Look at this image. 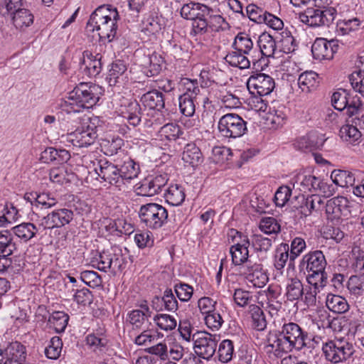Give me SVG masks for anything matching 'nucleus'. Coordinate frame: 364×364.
<instances>
[{
	"label": "nucleus",
	"mask_w": 364,
	"mask_h": 364,
	"mask_svg": "<svg viewBox=\"0 0 364 364\" xmlns=\"http://www.w3.org/2000/svg\"><path fill=\"white\" fill-rule=\"evenodd\" d=\"M279 108L280 107L276 108L275 107L270 108L267 117V121L270 122L274 128L282 126L287 117L283 109H280Z\"/></svg>",
	"instance_id": "obj_58"
},
{
	"label": "nucleus",
	"mask_w": 364,
	"mask_h": 364,
	"mask_svg": "<svg viewBox=\"0 0 364 364\" xmlns=\"http://www.w3.org/2000/svg\"><path fill=\"white\" fill-rule=\"evenodd\" d=\"M63 343L58 336L53 337L48 346L45 348V354L49 359H57L61 353Z\"/></svg>",
	"instance_id": "obj_54"
},
{
	"label": "nucleus",
	"mask_w": 364,
	"mask_h": 364,
	"mask_svg": "<svg viewBox=\"0 0 364 364\" xmlns=\"http://www.w3.org/2000/svg\"><path fill=\"white\" fill-rule=\"evenodd\" d=\"M63 141L70 142L74 146L82 148L93 144L97 138V127L89 124L78 127L74 132L62 136Z\"/></svg>",
	"instance_id": "obj_10"
},
{
	"label": "nucleus",
	"mask_w": 364,
	"mask_h": 364,
	"mask_svg": "<svg viewBox=\"0 0 364 364\" xmlns=\"http://www.w3.org/2000/svg\"><path fill=\"white\" fill-rule=\"evenodd\" d=\"M33 15L29 10L20 8L14 11L12 21L16 28H23L31 25L33 22Z\"/></svg>",
	"instance_id": "obj_35"
},
{
	"label": "nucleus",
	"mask_w": 364,
	"mask_h": 364,
	"mask_svg": "<svg viewBox=\"0 0 364 364\" xmlns=\"http://www.w3.org/2000/svg\"><path fill=\"white\" fill-rule=\"evenodd\" d=\"M141 107L137 102H130L128 106V116L125 117L129 124L133 127L138 125L141 121Z\"/></svg>",
	"instance_id": "obj_59"
},
{
	"label": "nucleus",
	"mask_w": 364,
	"mask_h": 364,
	"mask_svg": "<svg viewBox=\"0 0 364 364\" xmlns=\"http://www.w3.org/2000/svg\"><path fill=\"white\" fill-rule=\"evenodd\" d=\"M243 54L242 52L235 50L230 52L225 57V61L231 66L237 67L240 69L248 68L250 65V60Z\"/></svg>",
	"instance_id": "obj_39"
},
{
	"label": "nucleus",
	"mask_w": 364,
	"mask_h": 364,
	"mask_svg": "<svg viewBox=\"0 0 364 364\" xmlns=\"http://www.w3.org/2000/svg\"><path fill=\"white\" fill-rule=\"evenodd\" d=\"M164 28V21L161 16H151L144 23L142 31L147 35L156 36Z\"/></svg>",
	"instance_id": "obj_43"
},
{
	"label": "nucleus",
	"mask_w": 364,
	"mask_h": 364,
	"mask_svg": "<svg viewBox=\"0 0 364 364\" xmlns=\"http://www.w3.org/2000/svg\"><path fill=\"white\" fill-rule=\"evenodd\" d=\"M48 321L53 325L56 331L62 332L68 324V316L63 312L56 311L50 316Z\"/></svg>",
	"instance_id": "obj_61"
},
{
	"label": "nucleus",
	"mask_w": 364,
	"mask_h": 364,
	"mask_svg": "<svg viewBox=\"0 0 364 364\" xmlns=\"http://www.w3.org/2000/svg\"><path fill=\"white\" fill-rule=\"evenodd\" d=\"M184 92L182 95H188L192 98L199 99L200 96V87L197 80L185 79L183 81Z\"/></svg>",
	"instance_id": "obj_64"
},
{
	"label": "nucleus",
	"mask_w": 364,
	"mask_h": 364,
	"mask_svg": "<svg viewBox=\"0 0 364 364\" xmlns=\"http://www.w3.org/2000/svg\"><path fill=\"white\" fill-rule=\"evenodd\" d=\"M248 314L252 318V326L257 331H263L267 327V321L262 309L256 304H250Z\"/></svg>",
	"instance_id": "obj_33"
},
{
	"label": "nucleus",
	"mask_w": 364,
	"mask_h": 364,
	"mask_svg": "<svg viewBox=\"0 0 364 364\" xmlns=\"http://www.w3.org/2000/svg\"><path fill=\"white\" fill-rule=\"evenodd\" d=\"M119 172L122 185L124 180L129 181L137 177L139 173V166L130 158H127L119 167Z\"/></svg>",
	"instance_id": "obj_29"
},
{
	"label": "nucleus",
	"mask_w": 364,
	"mask_h": 364,
	"mask_svg": "<svg viewBox=\"0 0 364 364\" xmlns=\"http://www.w3.org/2000/svg\"><path fill=\"white\" fill-rule=\"evenodd\" d=\"M258 46L262 55L269 58L273 57L277 52V44L275 39L269 33H263L259 37Z\"/></svg>",
	"instance_id": "obj_27"
},
{
	"label": "nucleus",
	"mask_w": 364,
	"mask_h": 364,
	"mask_svg": "<svg viewBox=\"0 0 364 364\" xmlns=\"http://www.w3.org/2000/svg\"><path fill=\"white\" fill-rule=\"evenodd\" d=\"M353 123L354 124L343 125L339 132L341 138L350 144H353L360 139L362 134L358 127L360 129L364 128V115H362L361 118L353 119Z\"/></svg>",
	"instance_id": "obj_22"
},
{
	"label": "nucleus",
	"mask_w": 364,
	"mask_h": 364,
	"mask_svg": "<svg viewBox=\"0 0 364 364\" xmlns=\"http://www.w3.org/2000/svg\"><path fill=\"white\" fill-rule=\"evenodd\" d=\"M127 70L125 63L120 60H117L112 63L109 70L107 80L110 85H114L120 76H122Z\"/></svg>",
	"instance_id": "obj_49"
},
{
	"label": "nucleus",
	"mask_w": 364,
	"mask_h": 364,
	"mask_svg": "<svg viewBox=\"0 0 364 364\" xmlns=\"http://www.w3.org/2000/svg\"><path fill=\"white\" fill-rule=\"evenodd\" d=\"M350 95V91L345 89H338L334 92L331 96V104L333 107L338 111L346 109Z\"/></svg>",
	"instance_id": "obj_46"
},
{
	"label": "nucleus",
	"mask_w": 364,
	"mask_h": 364,
	"mask_svg": "<svg viewBox=\"0 0 364 364\" xmlns=\"http://www.w3.org/2000/svg\"><path fill=\"white\" fill-rule=\"evenodd\" d=\"M289 245L286 243H282L277 249L274 257V267L277 269H282L289 259Z\"/></svg>",
	"instance_id": "obj_52"
},
{
	"label": "nucleus",
	"mask_w": 364,
	"mask_h": 364,
	"mask_svg": "<svg viewBox=\"0 0 364 364\" xmlns=\"http://www.w3.org/2000/svg\"><path fill=\"white\" fill-rule=\"evenodd\" d=\"M152 303L153 307L156 311L162 310V306H164L165 310L173 312L178 308V301L171 289H166L162 297L156 296Z\"/></svg>",
	"instance_id": "obj_23"
},
{
	"label": "nucleus",
	"mask_w": 364,
	"mask_h": 364,
	"mask_svg": "<svg viewBox=\"0 0 364 364\" xmlns=\"http://www.w3.org/2000/svg\"><path fill=\"white\" fill-rule=\"evenodd\" d=\"M182 159L192 166H197L203 161L202 153L196 144H188L184 148Z\"/></svg>",
	"instance_id": "obj_32"
},
{
	"label": "nucleus",
	"mask_w": 364,
	"mask_h": 364,
	"mask_svg": "<svg viewBox=\"0 0 364 364\" xmlns=\"http://www.w3.org/2000/svg\"><path fill=\"white\" fill-rule=\"evenodd\" d=\"M181 127L174 123H168L161 127L159 134L168 141H175L182 134Z\"/></svg>",
	"instance_id": "obj_47"
},
{
	"label": "nucleus",
	"mask_w": 364,
	"mask_h": 364,
	"mask_svg": "<svg viewBox=\"0 0 364 364\" xmlns=\"http://www.w3.org/2000/svg\"><path fill=\"white\" fill-rule=\"evenodd\" d=\"M322 350L326 359L334 364L348 360L355 352L353 345L343 338L328 341L323 344Z\"/></svg>",
	"instance_id": "obj_6"
},
{
	"label": "nucleus",
	"mask_w": 364,
	"mask_h": 364,
	"mask_svg": "<svg viewBox=\"0 0 364 364\" xmlns=\"http://www.w3.org/2000/svg\"><path fill=\"white\" fill-rule=\"evenodd\" d=\"M348 101L346 109V114L349 117L356 115L363 112L364 105L360 97L350 94Z\"/></svg>",
	"instance_id": "obj_56"
},
{
	"label": "nucleus",
	"mask_w": 364,
	"mask_h": 364,
	"mask_svg": "<svg viewBox=\"0 0 364 364\" xmlns=\"http://www.w3.org/2000/svg\"><path fill=\"white\" fill-rule=\"evenodd\" d=\"M350 294L356 298L364 294V277L351 276L347 283Z\"/></svg>",
	"instance_id": "obj_50"
},
{
	"label": "nucleus",
	"mask_w": 364,
	"mask_h": 364,
	"mask_svg": "<svg viewBox=\"0 0 364 364\" xmlns=\"http://www.w3.org/2000/svg\"><path fill=\"white\" fill-rule=\"evenodd\" d=\"M210 12V8L208 6L191 1L182 6L181 16L193 21V32L195 34L205 33L208 31L207 18Z\"/></svg>",
	"instance_id": "obj_4"
},
{
	"label": "nucleus",
	"mask_w": 364,
	"mask_h": 364,
	"mask_svg": "<svg viewBox=\"0 0 364 364\" xmlns=\"http://www.w3.org/2000/svg\"><path fill=\"white\" fill-rule=\"evenodd\" d=\"M252 245L257 252H267L272 247V239L261 235H254L252 237Z\"/></svg>",
	"instance_id": "obj_60"
},
{
	"label": "nucleus",
	"mask_w": 364,
	"mask_h": 364,
	"mask_svg": "<svg viewBox=\"0 0 364 364\" xmlns=\"http://www.w3.org/2000/svg\"><path fill=\"white\" fill-rule=\"evenodd\" d=\"M338 46V40L327 41L325 38H316L312 45L311 52L316 60H330L337 52Z\"/></svg>",
	"instance_id": "obj_17"
},
{
	"label": "nucleus",
	"mask_w": 364,
	"mask_h": 364,
	"mask_svg": "<svg viewBox=\"0 0 364 364\" xmlns=\"http://www.w3.org/2000/svg\"><path fill=\"white\" fill-rule=\"evenodd\" d=\"M102 55L100 53L94 55L90 50H85L82 53V58L80 62V68L89 77H95L99 75L102 70Z\"/></svg>",
	"instance_id": "obj_20"
},
{
	"label": "nucleus",
	"mask_w": 364,
	"mask_h": 364,
	"mask_svg": "<svg viewBox=\"0 0 364 364\" xmlns=\"http://www.w3.org/2000/svg\"><path fill=\"white\" fill-rule=\"evenodd\" d=\"M92 263V267L100 271L115 272L121 269L123 264L122 251L117 247H112L103 250L97 257H94Z\"/></svg>",
	"instance_id": "obj_9"
},
{
	"label": "nucleus",
	"mask_w": 364,
	"mask_h": 364,
	"mask_svg": "<svg viewBox=\"0 0 364 364\" xmlns=\"http://www.w3.org/2000/svg\"><path fill=\"white\" fill-rule=\"evenodd\" d=\"M336 16V10L333 7L308 8L299 14V19L311 27L329 26Z\"/></svg>",
	"instance_id": "obj_7"
},
{
	"label": "nucleus",
	"mask_w": 364,
	"mask_h": 364,
	"mask_svg": "<svg viewBox=\"0 0 364 364\" xmlns=\"http://www.w3.org/2000/svg\"><path fill=\"white\" fill-rule=\"evenodd\" d=\"M331 178L335 184L341 187L353 186L355 181L353 175L348 171H334L332 172Z\"/></svg>",
	"instance_id": "obj_45"
},
{
	"label": "nucleus",
	"mask_w": 364,
	"mask_h": 364,
	"mask_svg": "<svg viewBox=\"0 0 364 364\" xmlns=\"http://www.w3.org/2000/svg\"><path fill=\"white\" fill-rule=\"evenodd\" d=\"M101 95V87L95 84L80 83L68 93L65 103L71 109L78 112L82 108H90L95 105Z\"/></svg>",
	"instance_id": "obj_3"
},
{
	"label": "nucleus",
	"mask_w": 364,
	"mask_h": 364,
	"mask_svg": "<svg viewBox=\"0 0 364 364\" xmlns=\"http://www.w3.org/2000/svg\"><path fill=\"white\" fill-rule=\"evenodd\" d=\"M73 212L70 209L55 210L41 220L39 228L42 227L43 230L61 228L69 224L73 219Z\"/></svg>",
	"instance_id": "obj_14"
},
{
	"label": "nucleus",
	"mask_w": 364,
	"mask_h": 364,
	"mask_svg": "<svg viewBox=\"0 0 364 364\" xmlns=\"http://www.w3.org/2000/svg\"><path fill=\"white\" fill-rule=\"evenodd\" d=\"M174 291L181 301H188L193 296V289L185 283H178L174 285Z\"/></svg>",
	"instance_id": "obj_63"
},
{
	"label": "nucleus",
	"mask_w": 364,
	"mask_h": 364,
	"mask_svg": "<svg viewBox=\"0 0 364 364\" xmlns=\"http://www.w3.org/2000/svg\"><path fill=\"white\" fill-rule=\"evenodd\" d=\"M286 296L289 301H295L303 296L304 287L297 278L291 279L287 285Z\"/></svg>",
	"instance_id": "obj_40"
},
{
	"label": "nucleus",
	"mask_w": 364,
	"mask_h": 364,
	"mask_svg": "<svg viewBox=\"0 0 364 364\" xmlns=\"http://www.w3.org/2000/svg\"><path fill=\"white\" fill-rule=\"evenodd\" d=\"M230 252L231 254L232 263L235 265H240L245 262L247 264V262H252L251 259H248L249 251L245 247L242 248L232 245L230 247Z\"/></svg>",
	"instance_id": "obj_53"
},
{
	"label": "nucleus",
	"mask_w": 364,
	"mask_h": 364,
	"mask_svg": "<svg viewBox=\"0 0 364 364\" xmlns=\"http://www.w3.org/2000/svg\"><path fill=\"white\" fill-rule=\"evenodd\" d=\"M247 86L252 95L262 97L269 95L273 91L275 83L269 75L257 73L249 77Z\"/></svg>",
	"instance_id": "obj_13"
},
{
	"label": "nucleus",
	"mask_w": 364,
	"mask_h": 364,
	"mask_svg": "<svg viewBox=\"0 0 364 364\" xmlns=\"http://www.w3.org/2000/svg\"><path fill=\"white\" fill-rule=\"evenodd\" d=\"M142 63L146 69L145 70L146 75L151 77L157 75L161 71L164 60L161 55L154 52L144 56Z\"/></svg>",
	"instance_id": "obj_25"
},
{
	"label": "nucleus",
	"mask_w": 364,
	"mask_h": 364,
	"mask_svg": "<svg viewBox=\"0 0 364 364\" xmlns=\"http://www.w3.org/2000/svg\"><path fill=\"white\" fill-rule=\"evenodd\" d=\"M326 264L323 253L320 250H316L306 254L301 261L300 266L306 271H319L325 270Z\"/></svg>",
	"instance_id": "obj_21"
},
{
	"label": "nucleus",
	"mask_w": 364,
	"mask_h": 364,
	"mask_svg": "<svg viewBox=\"0 0 364 364\" xmlns=\"http://www.w3.org/2000/svg\"><path fill=\"white\" fill-rule=\"evenodd\" d=\"M232 46L235 50L248 55L253 48V42L248 34L240 33L235 36Z\"/></svg>",
	"instance_id": "obj_42"
},
{
	"label": "nucleus",
	"mask_w": 364,
	"mask_h": 364,
	"mask_svg": "<svg viewBox=\"0 0 364 364\" xmlns=\"http://www.w3.org/2000/svg\"><path fill=\"white\" fill-rule=\"evenodd\" d=\"M318 74L314 71L304 72L298 78V85L303 92H309L318 85Z\"/></svg>",
	"instance_id": "obj_30"
},
{
	"label": "nucleus",
	"mask_w": 364,
	"mask_h": 364,
	"mask_svg": "<svg viewBox=\"0 0 364 364\" xmlns=\"http://www.w3.org/2000/svg\"><path fill=\"white\" fill-rule=\"evenodd\" d=\"M325 141L323 135L311 134L301 137L297 141V146L299 149L320 148L323 145Z\"/></svg>",
	"instance_id": "obj_41"
},
{
	"label": "nucleus",
	"mask_w": 364,
	"mask_h": 364,
	"mask_svg": "<svg viewBox=\"0 0 364 364\" xmlns=\"http://www.w3.org/2000/svg\"><path fill=\"white\" fill-rule=\"evenodd\" d=\"M324 201L319 194H313L305 199L304 203L301 206V213L308 216L313 211L318 212L323 208Z\"/></svg>",
	"instance_id": "obj_31"
},
{
	"label": "nucleus",
	"mask_w": 364,
	"mask_h": 364,
	"mask_svg": "<svg viewBox=\"0 0 364 364\" xmlns=\"http://www.w3.org/2000/svg\"><path fill=\"white\" fill-rule=\"evenodd\" d=\"M26 348L18 342L11 343L4 350H0V364H24Z\"/></svg>",
	"instance_id": "obj_16"
},
{
	"label": "nucleus",
	"mask_w": 364,
	"mask_h": 364,
	"mask_svg": "<svg viewBox=\"0 0 364 364\" xmlns=\"http://www.w3.org/2000/svg\"><path fill=\"white\" fill-rule=\"evenodd\" d=\"M118 17L116 9L100 6L91 14L87 29L89 31H98V36L102 41L111 42L117 33Z\"/></svg>",
	"instance_id": "obj_2"
},
{
	"label": "nucleus",
	"mask_w": 364,
	"mask_h": 364,
	"mask_svg": "<svg viewBox=\"0 0 364 364\" xmlns=\"http://www.w3.org/2000/svg\"><path fill=\"white\" fill-rule=\"evenodd\" d=\"M168 182L167 175H157L145 178L136 188V193L143 196L159 194Z\"/></svg>",
	"instance_id": "obj_18"
},
{
	"label": "nucleus",
	"mask_w": 364,
	"mask_h": 364,
	"mask_svg": "<svg viewBox=\"0 0 364 364\" xmlns=\"http://www.w3.org/2000/svg\"><path fill=\"white\" fill-rule=\"evenodd\" d=\"M308 334L296 323H285L274 333L270 334L268 338L269 345L274 349L277 356L283 353H288L293 349L301 350L305 348Z\"/></svg>",
	"instance_id": "obj_1"
},
{
	"label": "nucleus",
	"mask_w": 364,
	"mask_h": 364,
	"mask_svg": "<svg viewBox=\"0 0 364 364\" xmlns=\"http://www.w3.org/2000/svg\"><path fill=\"white\" fill-rule=\"evenodd\" d=\"M218 336L205 331L196 332L193 334L195 353L200 358L208 360L215 353L218 340Z\"/></svg>",
	"instance_id": "obj_11"
},
{
	"label": "nucleus",
	"mask_w": 364,
	"mask_h": 364,
	"mask_svg": "<svg viewBox=\"0 0 364 364\" xmlns=\"http://www.w3.org/2000/svg\"><path fill=\"white\" fill-rule=\"evenodd\" d=\"M16 249L11 233L9 231L0 232V257L6 258L11 255Z\"/></svg>",
	"instance_id": "obj_36"
},
{
	"label": "nucleus",
	"mask_w": 364,
	"mask_h": 364,
	"mask_svg": "<svg viewBox=\"0 0 364 364\" xmlns=\"http://www.w3.org/2000/svg\"><path fill=\"white\" fill-rule=\"evenodd\" d=\"M141 102L144 107L149 109L161 111L165 107L164 95L156 90L144 94Z\"/></svg>",
	"instance_id": "obj_26"
},
{
	"label": "nucleus",
	"mask_w": 364,
	"mask_h": 364,
	"mask_svg": "<svg viewBox=\"0 0 364 364\" xmlns=\"http://www.w3.org/2000/svg\"><path fill=\"white\" fill-rule=\"evenodd\" d=\"M139 216L147 228L157 230L167 222L168 211L161 205L151 203L141 206Z\"/></svg>",
	"instance_id": "obj_5"
},
{
	"label": "nucleus",
	"mask_w": 364,
	"mask_h": 364,
	"mask_svg": "<svg viewBox=\"0 0 364 364\" xmlns=\"http://www.w3.org/2000/svg\"><path fill=\"white\" fill-rule=\"evenodd\" d=\"M326 307L336 314H343L348 311L349 304L347 300L339 295L328 294L326 301Z\"/></svg>",
	"instance_id": "obj_28"
},
{
	"label": "nucleus",
	"mask_w": 364,
	"mask_h": 364,
	"mask_svg": "<svg viewBox=\"0 0 364 364\" xmlns=\"http://www.w3.org/2000/svg\"><path fill=\"white\" fill-rule=\"evenodd\" d=\"M151 311L146 304H141V309H135L127 314V321L129 322L133 328H141L142 326L148 322Z\"/></svg>",
	"instance_id": "obj_24"
},
{
	"label": "nucleus",
	"mask_w": 364,
	"mask_h": 364,
	"mask_svg": "<svg viewBox=\"0 0 364 364\" xmlns=\"http://www.w3.org/2000/svg\"><path fill=\"white\" fill-rule=\"evenodd\" d=\"M154 321L157 325V326L165 331H170L173 329L177 326V321L176 318L166 314H157L154 317Z\"/></svg>",
	"instance_id": "obj_48"
},
{
	"label": "nucleus",
	"mask_w": 364,
	"mask_h": 364,
	"mask_svg": "<svg viewBox=\"0 0 364 364\" xmlns=\"http://www.w3.org/2000/svg\"><path fill=\"white\" fill-rule=\"evenodd\" d=\"M351 203L344 196L334 197L327 200L326 213L331 220L338 219L341 216L348 217L351 215Z\"/></svg>",
	"instance_id": "obj_15"
},
{
	"label": "nucleus",
	"mask_w": 364,
	"mask_h": 364,
	"mask_svg": "<svg viewBox=\"0 0 364 364\" xmlns=\"http://www.w3.org/2000/svg\"><path fill=\"white\" fill-rule=\"evenodd\" d=\"M280 38L277 42L279 53H290L295 50V40L288 31L279 33Z\"/></svg>",
	"instance_id": "obj_44"
},
{
	"label": "nucleus",
	"mask_w": 364,
	"mask_h": 364,
	"mask_svg": "<svg viewBox=\"0 0 364 364\" xmlns=\"http://www.w3.org/2000/svg\"><path fill=\"white\" fill-rule=\"evenodd\" d=\"M80 279L87 286L95 288L102 284L101 277L97 272L92 270H85L80 273Z\"/></svg>",
	"instance_id": "obj_57"
},
{
	"label": "nucleus",
	"mask_w": 364,
	"mask_h": 364,
	"mask_svg": "<svg viewBox=\"0 0 364 364\" xmlns=\"http://www.w3.org/2000/svg\"><path fill=\"white\" fill-rule=\"evenodd\" d=\"M259 229L265 234L277 233L280 231V225L275 218L268 217L261 220Z\"/></svg>",
	"instance_id": "obj_62"
},
{
	"label": "nucleus",
	"mask_w": 364,
	"mask_h": 364,
	"mask_svg": "<svg viewBox=\"0 0 364 364\" xmlns=\"http://www.w3.org/2000/svg\"><path fill=\"white\" fill-rule=\"evenodd\" d=\"M11 230L15 235L26 242L36 235L38 228L33 223H23L14 227Z\"/></svg>",
	"instance_id": "obj_38"
},
{
	"label": "nucleus",
	"mask_w": 364,
	"mask_h": 364,
	"mask_svg": "<svg viewBox=\"0 0 364 364\" xmlns=\"http://www.w3.org/2000/svg\"><path fill=\"white\" fill-rule=\"evenodd\" d=\"M218 129L221 137L235 139L247 131L246 122L237 114H226L219 119Z\"/></svg>",
	"instance_id": "obj_8"
},
{
	"label": "nucleus",
	"mask_w": 364,
	"mask_h": 364,
	"mask_svg": "<svg viewBox=\"0 0 364 364\" xmlns=\"http://www.w3.org/2000/svg\"><path fill=\"white\" fill-rule=\"evenodd\" d=\"M92 163L95 173L104 181L117 187L121 186V178L117 165L106 159H96Z\"/></svg>",
	"instance_id": "obj_12"
},
{
	"label": "nucleus",
	"mask_w": 364,
	"mask_h": 364,
	"mask_svg": "<svg viewBox=\"0 0 364 364\" xmlns=\"http://www.w3.org/2000/svg\"><path fill=\"white\" fill-rule=\"evenodd\" d=\"M234 352V346L232 341L226 339L223 341L218 347L219 360L223 363H228L232 360Z\"/></svg>",
	"instance_id": "obj_55"
},
{
	"label": "nucleus",
	"mask_w": 364,
	"mask_h": 364,
	"mask_svg": "<svg viewBox=\"0 0 364 364\" xmlns=\"http://www.w3.org/2000/svg\"><path fill=\"white\" fill-rule=\"evenodd\" d=\"M178 100L181 112L186 117L193 116L196 111V103L198 102V99L188 95H181Z\"/></svg>",
	"instance_id": "obj_51"
},
{
	"label": "nucleus",
	"mask_w": 364,
	"mask_h": 364,
	"mask_svg": "<svg viewBox=\"0 0 364 364\" xmlns=\"http://www.w3.org/2000/svg\"><path fill=\"white\" fill-rule=\"evenodd\" d=\"M164 197L168 204L177 206L184 201L186 195L182 186L174 184L168 187L164 194Z\"/></svg>",
	"instance_id": "obj_34"
},
{
	"label": "nucleus",
	"mask_w": 364,
	"mask_h": 364,
	"mask_svg": "<svg viewBox=\"0 0 364 364\" xmlns=\"http://www.w3.org/2000/svg\"><path fill=\"white\" fill-rule=\"evenodd\" d=\"M244 274L248 282L255 287H264L269 280L261 263L247 262Z\"/></svg>",
	"instance_id": "obj_19"
},
{
	"label": "nucleus",
	"mask_w": 364,
	"mask_h": 364,
	"mask_svg": "<svg viewBox=\"0 0 364 364\" xmlns=\"http://www.w3.org/2000/svg\"><path fill=\"white\" fill-rule=\"evenodd\" d=\"M307 272L309 273L306 277L308 283L317 291H321L326 286L328 282L327 274L325 270Z\"/></svg>",
	"instance_id": "obj_37"
}]
</instances>
